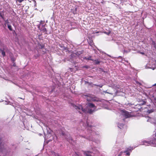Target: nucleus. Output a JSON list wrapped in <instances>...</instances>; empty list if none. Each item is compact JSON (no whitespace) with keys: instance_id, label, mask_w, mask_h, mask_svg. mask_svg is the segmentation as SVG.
I'll return each mask as SVG.
<instances>
[{"instance_id":"f257e3e1","label":"nucleus","mask_w":156,"mask_h":156,"mask_svg":"<svg viewBox=\"0 0 156 156\" xmlns=\"http://www.w3.org/2000/svg\"><path fill=\"white\" fill-rule=\"evenodd\" d=\"M121 112L122 115L126 119L131 117V113L125 110H122Z\"/></svg>"},{"instance_id":"f03ea898","label":"nucleus","mask_w":156,"mask_h":156,"mask_svg":"<svg viewBox=\"0 0 156 156\" xmlns=\"http://www.w3.org/2000/svg\"><path fill=\"white\" fill-rule=\"evenodd\" d=\"M154 140H153V142H154V143L152 141L151 142V141H150L149 143H147V142L145 141L144 142V144L145 145H148V144H152V145H156V132L154 135Z\"/></svg>"},{"instance_id":"7ed1b4c3","label":"nucleus","mask_w":156,"mask_h":156,"mask_svg":"<svg viewBox=\"0 0 156 156\" xmlns=\"http://www.w3.org/2000/svg\"><path fill=\"white\" fill-rule=\"evenodd\" d=\"M73 106L76 109L78 110H81L82 111L84 112H86L87 111V110L85 108H83L81 105H79L78 106H76L74 105H73Z\"/></svg>"},{"instance_id":"20e7f679","label":"nucleus","mask_w":156,"mask_h":156,"mask_svg":"<svg viewBox=\"0 0 156 156\" xmlns=\"http://www.w3.org/2000/svg\"><path fill=\"white\" fill-rule=\"evenodd\" d=\"M45 25L42 26V27H43V29H42L41 31L44 33V34H47V30L46 28H45Z\"/></svg>"},{"instance_id":"39448f33","label":"nucleus","mask_w":156,"mask_h":156,"mask_svg":"<svg viewBox=\"0 0 156 156\" xmlns=\"http://www.w3.org/2000/svg\"><path fill=\"white\" fill-rule=\"evenodd\" d=\"M83 59L87 60H90L93 61H94V60L92 59V56H89L88 58L86 57H85L83 58Z\"/></svg>"},{"instance_id":"423d86ee","label":"nucleus","mask_w":156,"mask_h":156,"mask_svg":"<svg viewBox=\"0 0 156 156\" xmlns=\"http://www.w3.org/2000/svg\"><path fill=\"white\" fill-rule=\"evenodd\" d=\"M38 46L39 48L42 49L44 47V45L42 44H38Z\"/></svg>"},{"instance_id":"0eeeda50","label":"nucleus","mask_w":156,"mask_h":156,"mask_svg":"<svg viewBox=\"0 0 156 156\" xmlns=\"http://www.w3.org/2000/svg\"><path fill=\"white\" fill-rule=\"evenodd\" d=\"M94 61L95 65L99 64L100 62V61L98 59H95L94 60Z\"/></svg>"},{"instance_id":"6e6552de","label":"nucleus","mask_w":156,"mask_h":156,"mask_svg":"<svg viewBox=\"0 0 156 156\" xmlns=\"http://www.w3.org/2000/svg\"><path fill=\"white\" fill-rule=\"evenodd\" d=\"M88 105L90 108H94L95 107V105L93 103H89Z\"/></svg>"},{"instance_id":"1a4fd4ad","label":"nucleus","mask_w":156,"mask_h":156,"mask_svg":"<svg viewBox=\"0 0 156 156\" xmlns=\"http://www.w3.org/2000/svg\"><path fill=\"white\" fill-rule=\"evenodd\" d=\"M94 111V110L89 108L87 110V112L90 114H91Z\"/></svg>"},{"instance_id":"9d476101","label":"nucleus","mask_w":156,"mask_h":156,"mask_svg":"<svg viewBox=\"0 0 156 156\" xmlns=\"http://www.w3.org/2000/svg\"><path fill=\"white\" fill-rule=\"evenodd\" d=\"M0 51L2 52V54L3 57H4L5 55V53L4 50H2L1 48L0 49Z\"/></svg>"},{"instance_id":"9b49d317","label":"nucleus","mask_w":156,"mask_h":156,"mask_svg":"<svg viewBox=\"0 0 156 156\" xmlns=\"http://www.w3.org/2000/svg\"><path fill=\"white\" fill-rule=\"evenodd\" d=\"M83 53L82 51H78L76 52V55L79 56L81 54H82Z\"/></svg>"},{"instance_id":"f8f14e48","label":"nucleus","mask_w":156,"mask_h":156,"mask_svg":"<svg viewBox=\"0 0 156 156\" xmlns=\"http://www.w3.org/2000/svg\"><path fill=\"white\" fill-rule=\"evenodd\" d=\"M7 26L9 30H10L11 31H12V29L11 25H9V24H8Z\"/></svg>"},{"instance_id":"ddd939ff","label":"nucleus","mask_w":156,"mask_h":156,"mask_svg":"<svg viewBox=\"0 0 156 156\" xmlns=\"http://www.w3.org/2000/svg\"><path fill=\"white\" fill-rule=\"evenodd\" d=\"M133 147H129L128 148H127V149L126 150L128 151H131L132 150H133Z\"/></svg>"},{"instance_id":"4468645a","label":"nucleus","mask_w":156,"mask_h":156,"mask_svg":"<svg viewBox=\"0 0 156 156\" xmlns=\"http://www.w3.org/2000/svg\"><path fill=\"white\" fill-rule=\"evenodd\" d=\"M124 152H126V155L128 156H129L130 154V153L128 152V151H125Z\"/></svg>"},{"instance_id":"2eb2a0df","label":"nucleus","mask_w":156,"mask_h":156,"mask_svg":"<svg viewBox=\"0 0 156 156\" xmlns=\"http://www.w3.org/2000/svg\"><path fill=\"white\" fill-rule=\"evenodd\" d=\"M84 154L86 156H92L90 154H89L88 152H85Z\"/></svg>"},{"instance_id":"dca6fc26","label":"nucleus","mask_w":156,"mask_h":156,"mask_svg":"<svg viewBox=\"0 0 156 156\" xmlns=\"http://www.w3.org/2000/svg\"><path fill=\"white\" fill-rule=\"evenodd\" d=\"M39 56V55L38 54H37L34 56V57L35 59H37L38 57Z\"/></svg>"},{"instance_id":"f3484780","label":"nucleus","mask_w":156,"mask_h":156,"mask_svg":"<svg viewBox=\"0 0 156 156\" xmlns=\"http://www.w3.org/2000/svg\"><path fill=\"white\" fill-rule=\"evenodd\" d=\"M91 98L92 99V100L93 101H98V100H97L96 98Z\"/></svg>"},{"instance_id":"a211bd4d","label":"nucleus","mask_w":156,"mask_h":156,"mask_svg":"<svg viewBox=\"0 0 156 156\" xmlns=\"http://www.w3.org/2000/svg\"><path fill=\"white\" fill-rule=\"evenodd\" d=\"M9 20H6L5 21V24H9Z\"/></svg>"},{"instance_id":"6ab92c4d","label":"nucleus","mask_w":156,"mask_h":156,"mask_svg":"<svg viewBox=\"0 0 156 156\" xmlns=\"http://www.w3.org/2000/svg\"><path fill=\"white\" fill-rule=\"evenodd\" d=\"M94 85L95 86H98V87H102L103 85H96V84H94Z\"/></svg>"},{"instance_id":"aec40b11","label":"nucleus","mask_w":156,"mask_h":156,"mask_svg":"<svg viewBox=\"0 0 156 156\" xmlns=\"http://www.w3.org/2000/svg\"><path fill=\"white\" fill-rule=\"evenodd\" d=\"M0 16L3 19H4V17L0 13Z\"/></svg>"},{"instance_id":"412c9836","label":"nucleus","mask_w":156,"mask_h":156,"mask_svg":"<svg viewBox=\"0 0 156 156\" xmlns=\"http://www.w3.org/2000/svg\"><path fill=\"white\" fill-rule=\"evenodd\" d=\"M122 153V152H120V153L119 154L118 156H120L121 155Z\"/></svg>"},{"instance_id":"4be33fe9","label":"nucleus","mask_w":156,"mask_h":156,"mask_svg":"<svg viewBox=\"0 0 156 156\" xmlns=\"http://www.w3.org/2000/svg\"><path fill=\"white\" fill-rule=\"evenodd\" d=\"M11 60H12V61L13 62H14L15 60L14 59V58H11Z\"/></svg>"},{"instance_id":"5701e85b","label":"nucleus","mask_w":156,"mask_h":156,"mask_svg":"<svg viewBox=\"0 0 156 156\" xmlns=\"http://www.w3.org/2000/svg\"><path fill=\"white\" fill-rule=\"evenodd\" d=\"M62 134L63 135V136H64L65 135V133L63 132H62Z\"/></svg>"},{"instance_id":"b1692460","label":"nucleus","mask_w":156,"mask_h":156,"mask_svg":"<svg viewBox=\"0 0 156 156\" xmlns=\"http://www.w3.org/2000/svg\"><path fill=\"white\" fill-rule=\"evenodd\" d=\"M17 3L20 2V0H16Z\"/></svg>"},{"instance_id":"393cba45","label":"nucleus","mask_w":156,"mask_h":156,"mask_svg":"<svg viewBox=\"0 0 156 156\" xmlns=\"http://www.w3.org/2000/svg\"><path fill=\"white\" fill-rule=\"evenodd\" d=\"M154 100L155 101V102L156 103V97L155 98H154Z\"/></svg>"},{"instance_id":"a878e982","label":"nucleus","mask_w":156,"mask_h":156,"mask_svg":"<svg viewBox=\"0 0 156 156\" xmlns=\"http://www.w3.org/2000/svg\"><path fill=\"white\" fill-rule=\"evenodd\" d=\"M69 69H70V70L71 71H72V70H73V69L71 68H69Z\"/></svg>"},{"instance_id":"bb28decb","label":"nucleus","mask_w":156,"mask_h":156,"mask_svg":"<svg viewBox=\"0 0 156 156\" xmlns=\"http://www.w3.org/2000/svg\"><path fill=\"white\" fill-rule=\"evenodd\" d=\"M42 22H43V21H42V20H41V21H40V23L41 24L42 23Z\"/></svg>"},{"instance_id":"cd10ccee","label":"nucleus","mask_w":156,"mask_h":156,"mask_svg":"<svg viewBox=\"0 0 156 156\" xmlns=\"http://www.w3.org/2000/svg\"><path fill=\"white\" fill-rule=\"evenodd\" d=\"M141 53L143 55H144V52H141Z\"/></svg>"},{"instance_id":"c85d7f7f","label":"nucleus","mask_w":156,"mask_h":156,"mask_svg":"<svg viewBox=\"0 0 156 156\" xmlns=\"http://www.w3.org/2000/svg\"><path fill=\"white\" fill-rule=\"evenodd\" d=\"M79 112L80 113H81V112H80V111H79Z\"/></svg>"},{"instance_id":"c756f323","label":"nucleus","mask_w":156,"mask_h":156,"mask_svg":"<svg viewBox=\"0 0 156 156\" xmlns=\"http://www.w3.org/2000/svg\"><path fill=\"white\" fill-rule=\"evenodd\" d=\"M13 66H15V65H14V64H13Z\"/></svg>"}]
</instances>
